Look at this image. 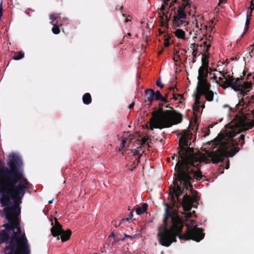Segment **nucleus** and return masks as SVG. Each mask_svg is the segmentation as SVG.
I'll return each mask as SVG.
<instances>
[{
	"label": "nucleus",
	"mask_w": 254,
	"mask_h": 254,
	"mask_svg": "<svg viewBox=\"0 0 254 254\" xmlns=\"http://www.w3.org/2000/svg\"><path fill=\"white\" fill-rule=\"evenodd\" d=\"M3 11H2V2H0V19H1V17L2 16Z\"/></svg>",
	"instance_id": "38"
},
{
	"label": "nucleus",
	"mask_w": 254,
	"mask_h": 254,
	"mask_svg": "<svg viewBox=\"0 0 254 254\" xmlns=\"http://www.w3.org/2000/svg\"><path fill=\"white\" fill-rule=\"evenodd\" d=\"M111 236L113 237H114V236H115V234L114 233H112Z\"/></svg>",
	"instance_id": "64"
},
{
	"label": "nucleus",
	"mask_w": 254,
	"mask_h": 254,
	"mask_svg": "<svg viewBox=\"0 0 254 254\" xmlns=\"http://www.w3.org/2000/svg\"><path fill=\"white\" fill-rule=\"evenodd\" d=\"M71 235V231L70 230H67L64 231L62 229V231L60 235H61V239L63 242L67 241Z\"/></svg>",
	"instance_id": "16"
},
{
	"label": "nucleus",
	"mask_w": 254,
	"mask_h": 254,
	"mask_svg": "<svg viewBox=\"0 0 254 254\" xmlns=\"http://www.w3.org/2000/svg\"><path fill=\"white\" fill-rule=\"evenodd\" d=\"M243 78H235L233 76H230L229 78L226 79L224 81L223 85L221 86L225 88L228 87H231L235 91H242V81Z\"/></svg>",
	"instance_id": "8"
},
{
	"label": "nucleus",
	"mask_w": 254,
	"mask_h": 254,
	"mask_svg": "<svg viewBox=\"0 0 254 254\" xmlns=\"http://www.w3.org/2000/svg\"><path fill=\"white\" fill-rule=\"evenodd\" d=\"M251 76V73H249L248 75H247V80H249V78Z\"/></svg>",
	"instance_id": "52"
},
{
	"label": "nucleus",
	"mask_w": 254,
	"mask_h": 254,
	"mask_svg": "<svg viewBox=\"0 0 254 254\" xmlns=\"http://www.w3.org/2000/svg\"><path fill=\"white\" fill-rule=\"evenodd\" d=\"M137 150L134 149L133 150V155L134 156H137L138 155V152L139 150L142 149V146H139V147H137Z\"/></svg>",
	"instance_id": "34"
},
{
	"label": "nucleus",
	"mask_w": 254,
	"mask_h": 254,
	"mask_svg": "<svg viewBox=\"0 0 254 254\" xmlns=\"http://www.w3.org/2000/svg\"><path fill=\"white\" fill-rule=\"evenodd\" d=\"M209 133H210V130H209V129H208V130H207V132L205 133V135H204V136H207V135H208L209 134Z\"/></svg>",
	"instance_id": "51"
},
{
	"label": "nucleus",
	"mask_w": 254,
	"mask_h": 254,
	"mask_svg": "<svg viewBox=\"0 0 254 254\" xmlns=\"http://www.w3.org/2000/svg\"><path fill=\"white\" fill-rule=\"evenodd\" d=\"M154 99L157 101H161L165 103L168 102V100L165 97H164L159 90L155 92Z\"/></svg>",
	"instance_id": "19"
},
{
	"label": "nucleus",
	"mask_w": 254,
	"mask_h": 254,
	"mask_svg": "<svg viewBox=\"0 0 254 254\" xmlns=\"http://www.w3.org/2000/svg\"><path fill=\"white\" fill-rule=\"evenodd\" d=\"M170 45L169 39L168 38H166L164 40V46L165 47H168Z\"/></svg>",
	"instance_id": "35"
},
{
	"label": "nucleus",
	"mask_w": 254,
	"mask_h": 254,
	"mask_svg": "<svg viewBox=\"0 0 254 254\" xmlns=\"http://www.w3.org/2000/svg\"><path fill=\"white\" fill-rule=\"evenodd\" d=\"M147 138L143 137V138H142L140 140L138 139L137 141H138L140 145L142 146L145 144L146 142L147 141Z\"/></svg>",
	"instance_id": "31"
},
{
	"label": "nucleus",
	"mask_w": 254,
	"mask_h": 254,
	"mask_svg": "<svg viewBox=\"0 0 254 254\" xmlns=\"http://www.w3.org/2000/svg\"><path fill=\"white\" fill-rule=\"evenodd\" d=\"M226 0H220L219 2V4H220L221 3L224 2Z\"/></svg>",
	"instance_id": "50"
},
{
	"label": "nucleus",
	"mask_w": 254,
	"mask_h": 254,
	"mask_svg": "<svg viewBox=\"0 0 254 254\" xmlns=\"http://www.w3.org/2000/svg\"><path fill=\"white\" fill-rule=\"evenodd\" d=\"M123 6H121L120 7V9H120L121 11H122V10H123Z\"/></svg>",
	"instance_id": "62"
},
{
	"label": "nucleus",
	"mask_w": 254,
	"mask_h": 254,
	"mask_svg": "<svg viewBox=\"0 0 254 254\" xmlns=\"http://www.w3.org/2000/svg\"><path fill=\"white\" fill-rule=\"evenodd\" d=\"M147 207H148L147 204L146 203H144L142 205V206L138 207L136 209V212L137 214L141 215V214L144 213L146 211V210L147 209Z\"/></svg>",
	"instance_id": "18"
},
{
	"label": "nucleus",
	"mask_w": 254,
	"mask_h": 254,
	"mask_svg": "<svg viewBox=\"0 0 254 254\" xmlns=\"http://www.w3.org/2000/svg\"><path fill=\"white\" fill-rule=\"evenodd\" d=\"M14 55L13 57V59L15 60H19L22 59L24 57V53L21 51L18 52H14Z\"/></svg>",
	"instance_id": "24"
},
{
	"label": "nucleus",
	"mask_w": 254,
	"mask_h": 254,
	"mask_svg": "<svg viewBox=\"0 0 254 254\" xmlns=\"http://www.w3.org/2000/svg\"><path fill=\"white\" fill-rule=\"evenodd\" d=\"M162 4H165V7H166V6H167L168 5V2H167V3H164L163 2V3Z\"/></svg>",
	"instance_id": "61"
},
{
	"label": "nucleus",
	"mask_w": 254,
	"mask_h": 254,
	"mask_svg": "<svg viewBox=\"0 0 254 254\" xmlns=\"http://www.w3.org/2000/svg\"><path fill=\"white\" fill-rule=\"evenodd\" d=\"M170 0H163L164 3H167Z\"/></svg>",
	"instance_id": "58"
},
{
	"label": "nucleus",
	"mask_w": 254,
	"mask_h": 254,
	"mask_svg": "<svg viewBox=\"0 0 254 254\" xmlns=\"http://www.w3.org/2000/svg\"><path fill=\"white\" fill-rule=\"evenodd\" d=\"M155 92L152 89H148L145 91V102H149V105H151L154 99Z\"/></svg>",
	"instance_id": "15"
},
{
	"label": "nucleus",
	"mask_w": 254,
	"mask_h": 254,
	"mask_svg": "<svg viewBox=\"0 0 254 254\" xmlns=\"http://www.w3.org/2000/svg\"><path fill=\"white\" fill-rule=\"evenodd\" d=\"M126 142H127V138L126 137L123 138L122 139V142H121V146H120L121 148L122 149H123L125 148Z\"/></svg>",
	"instance_id": "30"
},
{
	"label": "nucleus",
	"mask_w": 254,
	"mask_h": 254,
	"mask_svg": "<svg viewBox=\"0 0 254 254\" xmlns=\"http://www.w3.org/2000/svg\"><path fill=\"white\" fill-rule=\"evenodd\" d=\"M156 85L160 87L161 88H163L164 87V84L161 83L160 79H158L156 81Z\"/></svg>",
	"instance_id": "37"
},
{
	"label": "nucleus",
	"mask_w": 254,
	"mask_h": 254,
	"mask_svg": "<svg viewBox=\"0 0 254 254\" xmlns=\"http://www.w3.org/2000/svg\"><path fill=\"white\" fill-rule=\"evenodd\" d=\"M184 0H182L181 2H183ZM189 1H191L190 0H188ZM180 2L178 0H172V2L170 3V5L169 6V8H171L172 6L173 5L174 3H178Z\"/></svg>",
	"instance_id": "36"
},
{
	"label": "nucleus",
	"mask_w": 254,
	"mask_h": 254,
	"mask_svg": "<svg viewBox=\"0 0 254 254\" xmlns=\"http://www.w3.org/2000/svg\"><path fill=\"white\" fill-rule=\"evenodd\" d=\"M199 47H202V46L199 45L195 44V43H192V44H190V48L193 50L192 52V55L193 56V57H194V58L196 57V55H197V53H198V48Z\"/></svg>",
	"instance_id": "20"
},
{
	"label": "nucleus",
	"mask_w": 254,
	"mask_h": 254,
	"mask_svg": "<svg viewBox=\"0 0 254 254\" xmlns=\"http://www.w3.org/2000/svg\"><path fill=\"white\" fill-rule=\"evenodd\" d=\"M57 18H58V15H57V14H56V13H53L50 15V18L51 20H52V22H51L52 24L53 23V21H54L55 20L57 19Z\"/></svg>",
	"instance_id": "32"
},
{
	"label": "nucleus",
	"mask_w": 254,
	"mask_h": 254,
	"mask_svg": "<svg viewBox=\"0 0 254 254\" xmlns=\"http://www.w3.org/2000/svg\"><path fill=\"white\" fill-rule=\"evenodd\" d=\"M123 16L124 17H127V18H126V19H125V23H127L128 22H129V21H131V20H130V19H128V17H129V16H130L129 15L127 16V15L126 14L123 13Z\"/></svg>",
	"instance_id": "39"
},
{
	"label": "nucleus",
	"mask_w": 254,
	"mask_h": 254,
	"mask_svg": "<svg viewBox=\"0 0 254 254\" xmlns=\"http://www.w3.org/2000/svg\"><path fill=\"white\" fill-rule=\"evenodd\" d=\"M168 93H168V92H167V93L165 94V97H165V98H166V99H167V98H168Z\"/></svg>",
	"instance_id": "53"
},
{
	"label": "nucleus",
	"mask_w": 254,
	"mask_h": 254,
	"mask_svg": "<svg viewBox=\"0 0 254 254\" xmlns=\"http://www.w3.org/2000/svg\"><path fill=\"white\" fill-rule=\"evenodd\" d=\"M141 155H140L137 158H136V161H134L133 162V164H134V166L132 168H129V170L132 171H133L134 169H135L136 167L138 166L139 163L140 162V157H141Z\"/></svg>",
	"instance_id": "27"
},
{
	"label": "nucleus",
	"mask_w": 254,
	"mask_h": 254,
	"mask_svg": "<svg viewBox=\"0 0 254 254\" xmlns=\"http://www.w3.org/2000/svg\"><path fill=\"white\" fill-rule=\"evenodd\" d=\"M204 93L199 91L197 90V93L195 95V100H200L201 96L203 95Z\"/></svg>",
	"instance_id": "28"
},
{
	"label": "nucleus",
	"mask_w": 254,
	"mask_h": 254,
	"mask_svg": "<svg viewBox=\"0 0 254 254\" xmlns=\"http://www.w3.org/2000/svg\"><path fill=\"white\" fill-rule=\"evenodd\" d=\"M125 236L126 238H131V236L128 235H127V234H125Z\"/></svg>",
	"instance_id": "55"
},
{
	"label": "nucleus",
	"mask_w": 254,
	"mask_h": 254,
	"mask_svg": "<svg viewBox=\"0 0 254 254\" xmlns=\"http://www.w3.org/2000/svg\"><path fill=\"white\" fill-rule=\"evenodd\" d=\"M163 104H159L158 110L152 113L149 127L151 130L170 127L182 122V115L180 113L173 108H171V110H163Z\"/></svg>",
	"instance_id": "4"
},
{
	"label": "nucleus",
	"mask_w": 254,
	"mask_h": 254,
	"mask_svg": "<svg viewBox=\"0 0 254 254\" xmlns=\"http://www.w3.org/2000/svg\"><path fill=\"white\" fill-rule=\"evenodd\" d=\"M53 199L51 200H49V201H48V204H51V203H53Z\"/></svg>",
	"instance_id": "57"
},
{
	"label": "nucleus",
	"mask_w": 254,
	"mask_h": 254,
	"mask_svg": "<svg viewBox=\"0 0 254 254\" xmlns=\"http://www.w3.org/2000/svg\"><path fill=\"white\" fill-rule=\"evenodd\" d=\"M82 101L84 104L88 105L92 101L91 96L89 93H86L82 97Z\"/></svg>",
	"instance_id": "21"
},
{
	"label": "nucleus",
	"mask_w": 254,
	"mask_h": 254,
	"mask_svg": "<svg viewBox=\"0 0 254 254\" xmlns=\"http://www.w3.org/2000/svg\"><path fill=\"white\" fill-rule=\"evenodd\" d=\"M223 79V78L222 77H219V81H222Z\"/></svg>",
	"instance_id": "60"
},
{
	"label": "nucleus",
	"mask_w": 254,
	"mask_h": 254,
	"mask_svg": "<svg viewBox=\"0 0 254 254\" xmlns=\"http://www.w3.org/2000/svg\"><path fill=\"white\" fill-rule=\"evenodd\" d=\"M161 25L162 26H165V24L164 23V22L163 21H162L161 22Z\"/></svg>",
	"instance_id": "59"
},
{
	"label": "nucleus",
	"mask_w": 254,
	"mask_h": 254,
	"mask_svg": "<svg viewBox=\"0 0 254 254\" xmlns=\"http://www.w3.org/2000/svg\"><path fill=\"white\" fill-rule=\"evenodd\" d=\"M8 166L9 169L5 167L0 160V182H3L4 178H15L18 177L19 180L15 184L17 186L23 180L29 182L24 177L22 170L23 162L21 158L14 153L10 154L8 156Z\"/></svg>",
	"instance_id": "6"
},
{
	"label": "nucleus",
	"mask_w": 254,
	"mask_h": 254,
	"mask_svg": "<svg viewBox=\"0 0 254 254\" xmlns=\"http://www.w3.org/2000/svg\"><path fill=\"white\" fill-rule=\"evenodd\" d=\"M206 64L202 65L198 69V75L197 79L198 81L202 79H206L208 73V67L206 66Z\"/></svg>",
	"instance_id": "12"
},
{
	"label": "nucleus",
	"mask_w": 254,
	"mask_h": 254,
	"mask_svg": "<svg viewBox=\"0 0 254 254\" xmlns=\"http://www.w3.org/2000/svg\"><path fill=\"white\" fill-rule=\"evenodd\" d=\"M254 1L251 0V2H250V6H249V7H253V9H254Z\"/></svg>",
	"instance_id": "46"
},
{
	"label": "nucleus",
	"mask_w": 254,
	"mask_h": 254,
	"mask_svg": "<svg viewBox=\"0 0 254 254\" xmlns=\"http://www.w3.org/2000/svg\"><path fill=\"white\" fill-rule=\"evenodd\" d=\"M19 178H4L0 182V203L5 206L3 212L8 222L2 225L8 233L14 232V224L17 217L20 214V204L25 193L29 192L32 186L29 182L23 180L16 186Z\"/></svg>",
	"instance_id": "2"
},
{
	"label": "nucleus",
	"mask_w": 254,
	"mask_h": 254,
	"mask_svg": "<svg viewBox=\"0 0 254 254\" xmlns=\"http://www.w3.org/2000/svg\"><path fill=\"white\" fill-rule=\"evenodd\" d=\"M11 237L6 230L0 231V245L3 243L9 244Z\"/></svg>",
	"instance_id": "14"
},
{
	"label": "nucleus",
	"mask_w": 254,
	"mask_h": 254,
	"mask_svg": "<svg viewBox=\"0 0 254 254\" xmlns=\"http://www.w3.org/2000/svg\"><path fill=\"white\" fill-rule=\"evenodd\" d=\"M133 216V212L131 211L129 212L128 218H127V220L131 219Z\"/></svg>",
	"instance_id": "42"
},
{
	"label": "nucleus",
	"mask_w": 254,
	"mask_h": 254,
	"mask_svg": "<svg viewBox=\"0 0 254 254\" xmlns=\"http://www.w3.org/2000/svg\"><path fill=\"white\" fill-rule=\"evenodd\" d=\"M195 58H194V57L193 58V60H192L193 63H194L195 62Z\"/></svg>",
	"instance_id": "63"
},
{
	"label": "nucleus",
	"mask_w": 254,
	"mask_h": 254,
	"mask_svg": "<svg viewBox=\"0 0 254 254\" xmlns=\"http://www.w3.org/2000/svg\"><path fill=\"white\" fill-rule=\"evenodd\" d=\"M177 7L172 8L174 14L172 18L173 26L178 27H186L189 22L187 20V13L191 14L189 9L192 4L191 1L188 0H184L183 2L177 3Z\"/></svg>",
	"instance_id": "7"
},
{
	"label": "nucleus",
	"mask_w": 254,
	"mask_h": 254,
	"mask_svg": "<svg viewBox=\"0 0 254 254\" xmlns=\"http://www.w3.org/2000/svg\"><path fill=\"white\" fill-rule=\"evenodd\" d=\"M163 14L165 15L166 20V24H167L168 22L169 21L170 18V15L169 16H168L167 14H166L164 12H163Z\"/></svg>",
	"instance_id": "40"
},
{
	"label": "nucleus",
	"mask_w": 254,
	"mask_h": 254,
	"mask_svg": "<svg viewBox=\"0 0 254 254\" xmlns=\"http://www.w3.org/2000/svg\"><path fill=\"white\" fill-rule=\"evenodd\" d=\"M212 75V76L210 77V79L215 80L217 79V76L214 74H212V73L210 72V75Z\"/></svg>",
	"instance_id": "44"
},
{
	"label": "nucleus",
	"mask_w": 254,
	"mask_h": 254,
	"mask_svg": "<svg viewBox=\"0 0 254 254\" xmlns=\"http://www.w3.org/2000/svg\"><path fill=\"white\" fill-rule=\"evenodd\" d=\"M200 106L192 105V110L194 112H199L200 110Z\"/></svg>",
	"instance_id": "33"
},
{
	"label": "nucleus",
	"mask_w": 254,
	"mask_h": 254,
	"mask_svg": "<svg viewBox=\"0 0 254 254\" xmlns=\"http://www.w3.org/2000/svg\"><path fill=\"white\" fill-rule=\"evenodd\" d=\"M200 107L202 108V109H204L205 108V105H204V103H203L201 106H200Z\"/></svg>",
	"instance_id": "54"
},
{
	"label": "nucleus",
	"mask_w": 254,
	"mask_h": 254,
	"mask_svg": "<svg viewBox=\"0 0 254 254\" xmlns=\"http://www.w3.org/2000/svg\"><path fill=\"white\" fill-rule=\"evenodd\" d=\"M175 36L179 39H184L185 38V32L181 29H177L174 32Z\"/></svg>",
	"instance_id": "23"
},
{
	"label": "nucleus",
	"mask_w": 254,
	"mask_h": 254,
	"mask_svg": "<svg viewBox=\"0 0 254 254\" xmlns=\"http://www.w3.org/2000/svg\"><path fill=\"white\" fill-rule=\"evenodd\" d=\"M165 217L163 223L158 228L157 237L159 244L164 247H169L173 242H177V237L180 240L191 239L197 242L204 238L205 234L201 228L196 226L187 225L186 232L182 235L184 221L177 214L172 211V206L166 204Z\"/></svg>",
	"instance_id": "3"
},
{
	"label": "nucleus",
	"mask_w": 254,
	"mask_h": 254,
	"mask_svg": "<svg viewBox=\"0 0 254 254\" xmlns=\"http://www.w3.org/2000/svg\"><path fill=\"white\" fill-rule=\"evenodd\" d=\"M192 216V214L190 212H189L187 214V217L188 218H190Z\"/></svg>",
	"instance_id": "48"
},
{
	"label": "nucleus",
	"mask_w": 254,
	"mask_h": 254,
	"mask_svg": "<svg viewBox=\"0 0 254 254\" xmlns=\"http://www.w3.org/2000/svg\"><path fill=\"white\" fill-rule=\"evenodd\" d=\"M201 102L200 101V100H195V101H194V103L193 104L194 105H195V106H200V104Z\"/></svg>",
	"instance_id": "41"
},
{
	"label": "nucleus",
	"mask_w": 254,
	"mask_h": 254,
	"mask_svg": "<svg viewBox=\"0 0 254 254\" xmlns=\"http://www.w3.org/2000/svg\"><path fill=\"white\" fill-rule=\"evenodd\" d=\"M192 133L188 130H184L179 139V156L174 154L172 159L176 158L174 174L175 178L173 185L170 187V196L173 205H175L179 197L187 190H190L192 196L186 193L183 197L182 205L185 211H189L193 206V203L198 200L197 192L193 190L191 183L194 179L200 180L202 177L200 170V163L210 162L205 156L199 157L194 152V148L190 147V140Z\"/></svg>",
	"instance_id": "1"
},
{
	"label": "nucleus",
	"mask_w": 254,
	"mask_h": 254,
	"mask_svg": "<svg viewBox=\"0 0 254 254\" xmlns=\"http://www.w3.org/2000/svg\"><path fill=\"white\" fill-rule=\"evenodd\" d=\"M210 84L208 83L206 79H202L198 81L197 89L204 93L210 90Z\"/></svg>",
	"instance_id": "9"
},
{
	"label": "nucleus",
	"mask_w": 254,
	"mask_h": 254,
	"mask_svg": "<svg viewBox=\"0 0 254 254\" xmlns=\"http://www.w3.org/2000/svg\"><path fill=\"white\" fill-rule=\"evenodd\" d=\"M146 146L147 148H149L150 147V146L149 145V144L148 143H147L146 144Z\"/></svg>",
	"instance_id": "56"
},
{
	"label": "nucleus",
	"mask_w": 254,
	"mask_h": 254,
	"mask_svg": "<svg viewBox=\"0 0 254 254\" xmlns=\"http://www.w3.org/2000/svg\"><path fill=\"white\" fill-rule=\"evenodd\" d=\"M174 89H175V87H170L169 88V91H173L172 94L173 95V98H174V99L175 100H178V97H179L180 100L183 99V95L182 94H175L174 93Z\"/></svg>",
	"instance_id": "25"
},
{
	"label": "nucleus",
	"mask_w": 254,
	"mask_h": 254,
	"mask_svg": "<svg viewBox=\"0 0 254 254\" xmlns=\"http://www.w3.org/2000/svg\"><path fill=\"white\" fill-rule=\"evenodd\" d=\"M134 106V103L132 102L131 104H130V105H128V108L129 109H131L132 108H133Z\"/></svg>",
	"instance_id": "45"
},
{
	"label": "nucleus",
	"mask_w": 254,
	"mask_h": 254,
	"mask_svg": "<svg viewBox=\"0 0 254 254\" xmlns=\"http://www.w3.org/2000/svg\"><path fill=\"white\" fill-rule=\"evenodd\" d=\"M4 254H30V249L25 234H22L18 217L14 224V232L11 236L9 244L3 249Z\"/></svg>",
	"instance_id": "5"
},
{
	"label": "nucleus",
	"mask_w": 254,
	"mask_h": 254,
	"mask_svg": "<svg viewBox=\"0 0 254 254\" xmlns=\"http://www.w3.org/2000/svg\"><path fill=\"white\" fill-rule=\"evenodd\" d=\"M229 168V161L228 160L226 166L225 167V169H228Z\"/></svg>",
	"instance_id": "47"
},
{
	"label": "nucleus",
	"mask_w": 254,
	"mask_h": 254,
	"mask_svg": "<svg viewBox=\"0 0 254 254\" xmlns=\"http://www.w3.org/2000/svg\"><path fill=\"white\" fill-rule=\"evenodd\" d=\"M252 83L251 82H246L244 83H242V91H240V93L243 95L248 91V89L251 88Z\"/></svg>",
	"instance_id": "17"
},
{
	"label": "nucleus",
	"mask_w": 254,
	"mask_h": 254,
	"mask_svg": "<svg viewBox=\"0 0 254 254\" xmlns=\"http://www.w3.org/2000/svg\"><path fill=\"white\" fill-rule=\"evenodd\" d=\"M254 50V43L249 47V55L251 57H253L252 53Z\"/></svg>",
	"instance_id": "29"
},
{
	"label": "nucleus",
	"mask_w": 254,
	"mask_h": 254,
	"mask_svg": "<svg viewBox=\"0 0 254 254\" xmlns=\"http://www.w3.org/2000/svg\"><path fill=\"white\" fill-rule=\"evenodd\" d=\"M253 10H254L253 8L251 7H248L247 8V18H246V23H245V29H244V32H243V34L241 36L242 37L248 31V30L249 28V25L250 23L251 17L252 16V12H253Z\"/></svg>",
	"instance_id": "13"
},
{
	"label": "nucleus",
	"mask_w": 254,
	"mask_h": 254,
	"mask_svg": "<svg viewBox=\"0 0 254 254\" xmlns=\"http://www.w3.org/2000/svg\"><path fill=\"white\" fill-rule=\"evenodd\" d=\"M55 226H53L51 229V233L54 237H59L62 231V226L60 224L57 218H55ZM60 238L58 237V240Z\"/></svg>",
	"instance_id": "11"
},
{
	"label": "nucleus",
	"mask_w": 254,
	"mask_h": 254,
	"mask_svg": "<svg viewBox=\"0 0 254 254\" xmlns=\"http://www.w3.org/2000/svg\"><path fill=\"white\" fill-rule=\"evenodd\" d=\"M205 99L209 102L212 101L214 98V93L212 91L209 90L204 93Z\"/></svg>",
	"instance_id": "22"
},
{
	"label": "nucleus",
	"mask_w": 254,
	"mask_h": 254,
	"mask_svg": "<svg viewBox=\"0 0 254 254\" xmlns=\"http://www.w3.org/2000/svg\"><path fill=\"white\" fill-rule=\"evenodd\" d=\"M203 44L204 46V48H205V49L203 50L204 53L202 54V57L201 59L202 65H204L205 64H206V66L208 67V51L211 47V45L210 44H207V41H204L203 42Z\"/></svg>",
	"instance_id": "10"
},
{
	"label": "nucleus",
	"mask_w": 254,
	"mask_h": 254,
	"mask_svg": "<svg viewBox=\"0 0 254 254\" xmlns=\"http://www.w3.org/2000/svg\"><path fill=\"white\" fill-rule=\"evenodd\" d=\"M53 27L52 29V31L54 34H59L60 33L61 30L59 26L56 24L52 23Z\"/></svg>",
	"instance_id": "26"
},
{
	"label": "nucleus",
	"mask_w": 254,
	"mask_h": 254,
	"mask_svg": "<svg viewBox=\"0 0 254 254\" xmlns=\"http://www.w3.org/2000/svg\"><path fill=\"white\" fill-rule=\"evenodd\" d=\"M165 9V4H162V5H161V7L160 8V11L162 12V13H163V12H164L163 11H164Z\"/></svg>",
	"instance_id": "43"
},
{
	"label": "nucleus",
	"mask_w": 254,
	"mask_h": 254,
	"mask_svg": "<svg viewBox=\"0 0 254 254\" xmlns=\"http://www.w3.org/2000/svg\"><path fill=\"white\" fill-rule=\"evenodd\" d=\"M159 17H160V18L161 20H163L164 18V17H165V15H164L163 14L162 15H160Z\"/></svg>",
	"instance_id": "49"
}]
</instances>
